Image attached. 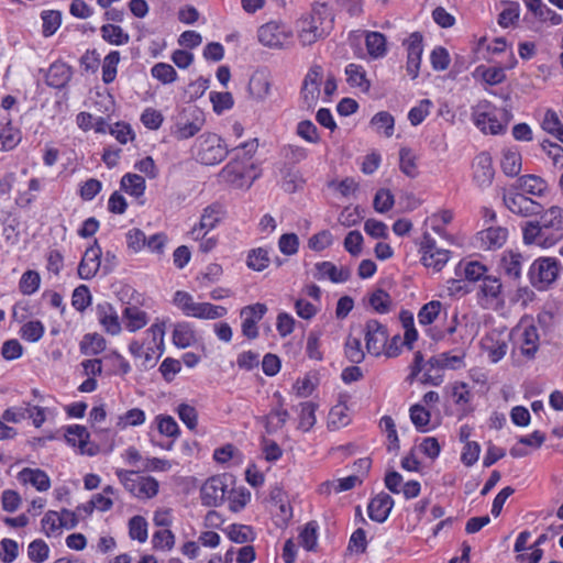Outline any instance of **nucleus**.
Listing matches in <instances>:
<instances>
[{"mask_svg":"<svg viewBox=\"0 0 563 563\" xmlns=\"http://www.w3.org/2000/svg\"><path fill=\"white\" fill-rule=\"evenodd\" d=\"M539 216L522 224V241L526 245L550 249L563 239V208L556 205L543 208Z\"/></svg>","mask_w":563,"mask_h":563,"instance_id":"nucleus-1","label":"nucleus"},{"mask_svg":"<svg viewBox=\"0 0 563 563\" xmlns=\"http://www.w3.org/2000/svg\"><path fill=\"white\" fill-rule=\"evenodd\" d=\"M258 148L257 139H252L235 146L232 152L234 157L220 172V177L236 187L243 186V179L246 174L247 166L244 161H250Z\"/></svg>","mask_w":563,"mask_h":563,"instance_id":"nucleus-2","label":"nucleus"},{"mask_svg":"<svg viewBox=\"0 0 563 563\" xmlns=\"http://www.w3.org/2000/svg\"><path fill=\"white\" fill-rule=\"evenodd\" d=\"M172 121V134L181 141L198 134L206 124V117L199 107L187 106L179 108Z\"/></svg>","mask_w":563,"mask_h":563,"instance_id":"nucleus-3","label":"nucleus"},{"mask_svg":"<svg viewBox=\"0 0 563 563\" xmlns=\"http://www.w3.org/2000/svg\"><path fill=\"white\" fill-rule=\"evenodd\" d=\"M508 112L495 108L489 101L482 100L472 109L474 124L484 133L499 134L508 123Z\"/></svg>","mask_w":563,"mask_h":563,"instance_id":"nucleus-4","label":"nucleus"},{"mask_svg":"<svg viewBox=\"0 0 563 563\" xmlns=\"http://www.w3.org/2000/svg\"><path fill=\"white\" fill-rule=\"evenodd\" d=\"M174 305L179 308L184 314L198 319H219L227 314V308L216 306L209 302H196L192 296L183 290L175 292L173 298Z\"/></svg>","mask_w":563,"mask_h":563,"instance_id":"nucleus-5","label":"nucleus"},{"mask_svg":"<svg viewBox=\"0 0 563 563\" xmlns=\"http://www.w3.org/2000/svg\"><path fill=\"white\" fill-rule=\"evenodd\" d=\"M503 202L509 212L521 218L536 217L543 210V206L539 201L520 192L512 186L504 190Z\"/></svg>","mask_w":563,"mask_h":563,"instance_id":"nucleus-6","label":"nucleus"},{"mask_svg":"<svg viewBox=\"0 0 563 563\" xmlns=\"http://www.w3.org/2000/svg\"><path fill=\"white\" fill-rule=\"evenodd\" d=\"M229 154L227 144L216 133H206L198 139L197 161L203 165L221 163Z\"/></svg>","mask_w":563,"mask_h":563,"instance_id":"nucleus-7","label":"nucleus"},{"mask_svg":"<svg viewBox=\"0 0 563 563\" xmlns=\"http://www.w3.org/2000/svg\"><path fill=\"white\" fill-rule=\"evenodd\" d=\"M292 31L284 23L267 22L257 30L260 43L269 48L282 49L291 44Z\"/></svg>","mask_w":563,"mask_h":563,"instance_id":"nucleus-8","label":"nucleus"},{"mask_svg":"<svg viewBox=\"0 0 563 563\" xmlns=\"http://www.w3.org/2000/svg\"><path fill=\"white\" fill-rule=\"evenodd\" d=\"M559 262L554 257H539L530 266L529 278L539 290L547 289L559 276Z\"/></svg>","mask_w":563,"mask_h":563,"instance_id":"nucleus-9","label":"nucleus"},{"mask_svg":"<svg viewBox=\"0 0 563 563\" xmlns=\"http://www.w3.org/2000/svg\"><path fill=\"white\" fill-rule=\"evenodd\" d=\"M421 262L427 268L440 272L450 260V251L437 246L434 239L424 233L420 243Z\"/></svg>","mask_w":563,"mask_h":563,"instance_id":"nucleus-10","label":"nucleus"},{"mask_svg":"<svg viewBox=\"0 0 563 563\" xmlns=\"http://www.w3.org/2000/svg\"><path fill=\"white\" fill-rule=\"evenodd\" d=\"M147 336H151V341L146 342L142 365L145 368L153 367L157 361V358L163 353V341H164V323H154L146 331Z\"/></svg>","mask_w":563,"mask_h":563,"instance_id":"nucleus-11","label":"nucleus"},{"mask_svg":"<svg viewBox=\"0 0 563 563\" xmlns=\"http://www.w3.org/2000/svg\"><path fill=\"white\" fill-rule=\"evenodd\" d=\"M388 340V332L384 324L371 319L365 324L366 350L369 354L379 356L384 353Z\"/></svg>","mask_w":563,"mask_h":563,"instance_id":"nucleus-12","label":"nucleus"},{"mask_svg":"<svg viewBox=\"0 0 563 563\" xmlns=\"http://www.w3.org/2000/svg\"><path fill=\"white\" fill-rule=\"evenodd\" d=\"M473 181L477 187L488 188L494 180L495 169L493 167L492 156L487 152H482L475 156L472 163Z\"/></svg>","mask_w":563,"mask_h":563,"instance_id":"nucleus-13","label":"nucleus"},{"mask_svg":"<svg viewBox=\"0 0 563 563\" xmlns=\"http://www.w3.org/2000/svg\"><path fill=\"white\" fill-rule=\"evenodd\" d=\"M227 493L228 484L224 476L210 477L200 489L201 500L206 506H219L223 503Z\"/></svg>","mask_w":563,"mask_h":563,"instance_id":"nucleus-14","label":"nucleus"},{"mask_svg":"<svg viewBox=\"0 0 563 563\" xmlns=\"http://www.w3.org/2000/svg\"><path fill=\"white\" fill-rule=\"evenodd\" d=\"M267 311V307L264 303H254L246 306L241 310L242 333L247 339H256L258 336L257 322L261 321Z\"/></svg>","mask_w":563,"mask_h":563,"instance_id":"nucleus-15","label":"nucleus"},{"mask_svg":"<svg viewBox=\"0 0 563 563\" xmlns=\"http://www.w3.org/2000/svg\"><path fill=\"white\" fill-rule=\"evenodd\" d=\"M323 69L320 65H313L307 73L301 88V96L307 107H312L320 95V84Z\"/></svg>","mask_w":563,"mask_h":563,"instance_id":"nucleus-16","label":"nucleus"},{"mask_svg":"<svg viewBox=\"0 0 563 563\" xmlns=\"http://www.w3.org/2000/svg\"><path fill=\"white\" fill-rule=\"evenodd\" d=\"M102 251L98 242L88 247L78 265V276L81 279H91L96 276L101 266Z\"/></svg>","mask_w":563,"mask_h":563,"instance_id":"nucleus-17","label":"nucleus"},{"mask_svg":"<svg viewBox=\"0 0 563 563\" xmlns=\"http://www.w3.org/2000/svg\"><path fill=\"white\" fill-rule=\"evenodd\" d=\"M320 16L316 14H305L298 22V37L302 45H311L323 34L320 30Z\"/></svg>","mask_w":563,"mask_h":563,"instance_id":"nucleus-18","label":"nucleus"},{"mask_svg":"<svg viewBox=\"0 0 563 563\" xmlns=\"http://www.w3.org/2000/svg\"><path fill=\"white\" fill-rule=\"evenodd\" d=\"M223 211L219 205H210L206 207L200 217L198 225H195L190 231V235L194 240L200 239L202 232H209L213 230L221 221Z\"/></svg>","mask_w":563,"mask_h":563,"instance_id":"nucleus-19","label":"nucleus"},{"mask_svg":"<svg viewBox=\"0 0 563 563\" xmlns=\"http://www.w3.org/2000/svg\"><path fill=\"white\" fill-rule=\"evenodd\" d=\"M511 186L531 198L543 197L549 190L548 183L542 177L532 174L518 177Z\"/></svg>","mask_w":563,"mask_h":563,"instance_id":"nucleus-20","label":"nucleus"},{"mask_svg":"<svg viewBox=\"0 0 563 563\" xmlns=\"http://www.w3.org/2000/svg\"><path fill=\"white\" fill-rule=\"evenodd\" d=\"M407 45V71L412 79L419 75L422 55V35L418 32L410 34L406 41Z\"/></svg>","mask_w":563,"mask_h":563,"instance_id":"nucleus-21","label":"nucleus"},{"mask_svg":"<svg viewBox=\"0 0 563 563\" xmlns=\"http://www.w3.org/2000/svg\"><path fill=\"white\" fill-rule=\"evenodd\" d=\"M479 247L486 251L500 249L508 239V229L490 225L477 233Z\"/></svg>","mask_w":563,"mask_h":563,"instance_id":"nucleus-22","label":"nucleus"},{"mask_svg":"<svg viewBox=\"0 0 563 563\" xmlns=\"http://www.w3.org/2000/svg\"><path fill=\"white\" fill-rule=\"evenodd\" d=\"M21 141L20 129L13 124L12 118L4 117V112H0V150L10 151L14 148Z\"/></svg>","mask_w":563,"mask_h":563,"instance_id":"nucleus-23","label":"nucleus"},{"mask_svg":"<svg viewBox=\"0 0 563 563\" xmlns=\"http://www.w3.org/2000/svg\"><path fill=\"white\" fill-rule=\"evenodd\" d=\"M520 350L522 355L532 358L539 350L540 336L534 323L522 321L520 324Z\"/></svg>","mask_w":563,"mask_h":563,"instance_id":"nucleus-24","label":"nucleus"},{"mask_svg":"<svg viewBox=\"0 0 563 563\" xmlns=\"http://www.w3.org/2000/svg\"><path fill=\"white\" fill-rule=\"evenodd\" d=\"M393 506L394 499L388 494L380 493L368 504V516L372 520L382 523L388 518Z\"/></svg>","mask_w":563,"mask_h":563,"instance_id":"nucleus-25","label":"nucleus"},{"mask_svg":"<svg viewBox=\"0 0 563 563\" xmlns=\"http://www.w3.org/2000/svg\"><path fill=\"white\" fill-rule=\"evenodd\" d=\"M97 317L107 333L117 335L121 332V322L115 309L108 302L97 306Z\"/></svg>","mask_w":563,"mask_h":563,"instance_id":"nucleus-26","label":"nucleus"},{"mask_svg":"<svg viewBox=\"0 0 563 563\" xmlns=\"http://www.w3.org/2000/svg\"><path fill=\"white\" fill-rule=\"evenodd\" d=\"M71 68L63 62L53 63L47 69L45 81L49 87L64 88L71 78Z\"/></svg>","mask_w":563,"mask_h":563,"instance_id":"nucleus-27","label":"nucleus"},{"mask_svg":"<svg viewBox=\"0 0 563 563\" xmlns=\"http://www.w3.org/2000/svg\"><path fill=\"white\" fill-rule=\"evenodd\" d=\"M122 322L128 331L136 332L148 323V316L136 306H126L122 311Z\"/></svg>","mask_w":563,"mask_h":563,"instance_id":"nucleus-28","label":"nucleus"},{"mask_svg":"<svg viewBox=\"0 0 563 563\" xmlns=\"http://www.w3.org/2000/svg\"><path fill=\"white\" fill-rule=\"evenodd\" d=\"M525 258L519 252L512 250L505 251L500 260V268L504 273L512 278L519 279L523 266Z\"/></svg>","mask_w":563,"mask_h":563,"instance_id":"nucleus-29","label":"nucleus"},{"mask_svg":"<svg viewBox=\"0 0 563 563\" xmlns=\"http://www.w3.org/2000/svg\"><path fill=\"white\" fill-rule=\"evenodd\" d=\"M317 274L314 277L319 280L330 279L332 283H344L350 278V271L347 268H338L331 262H320L316 264Z\"/></svg>","mask_w":563,"mask_h":563,"instance_id":"nucleus-30","label":"nucleus"},{"mask_svg":"<svg viewBox=\"0 0 563 563\" xmlns=\"http://www.w3.org/2000/svg\"><path fill=\"white\" fill-rule=\"evenodd\" d=\"M18 479L23 484H31L40 492H45L51 487L49 477L40 468L25 467L18 474Z\"/></svg>","mask_w":563,"mask_h":563,"instance_id":"nucleus-31","label":"nucleus"},{"mask_svg":"<svg viewBox=\"0 0 563 563\" xmlns=\"http://www.w3.org/2000/svg\"><path fill=\"white\" fill-rule=\"evenodd\" d=\"M279 174L282 178V187L287 192H295L303 184V179L299 170L295 169L290 164H283L279 168Z\"/></svg>","mask_w":563,"mask_h":563,"instance_id":"nucleus-32","label":"nucleus"},{"mask_svg":"<svg viewBox=\"0 0 563 563\" xmlns=\"http://www.w3.org/2000/svg\"><path fill=\"white\" fill-rule=\"evenodd\" d=\"M367 52L372 58H382L387 53V40L383 33L367 32L365 36Z\"/></svg>","mask_w":563,"mask_h":563,"instance_id":"nucleus-33","label":"nucleus"},{"mask_svg":"<svg viewBox=\"0 0 563 563\" xmlns=\"http://www.w3.org/2000/svg\"><path fill=\"white\" fill-rule=\"evenodd\" d=\"M89 437L90 435L87 428L79 424L68 427L67 432L65 434V438L69 444L78 446L82 453H88L89 455H92L93 453L91 451L86 450Z\"/></svg>","mask_w":563,"mask_h":563,"instance_id":"nucleus-34","label":"nucleus"},{"mask_svg":"<svg viewBox=\"0 0 563 563\" xmlns=\"http://www.w3.org/2000/svg\"><path fill=\"white\" fill-rule=\"evenodd\" d=\"M288 418V411L283 408L282 401H279L278 407L273 408L271 412L263 418L265 421V429L267 433H273L276 432L278 429H282L285 426Z\"/></svg>","mask_w":563,"mask_h":563,"instance_id":"nucleus-35","label":"nucleus"},{"mask_svg":"<svg viewBox=\"0 0 563 563\" xmlns=\"http://www.w3.org/2000/svg\"><path fill=\"white\" fill-rule=\"evenodd\" d=\"M249 90L254 98L258 100L265 99L271 90V81L267 75L264 73H255L250 79Z\"/></svg>","mask_w":563,"mask_h":563,"instance_id":"nucleus-36","label":"nucleus"},{"mask_svg":"<svg viewBox=\"0 0 563 563\" xmlns=\"http://www.w3.org/2000/svg\"><path fill=\"white\" fill-rule=\"evenodd\" d=\"M102 38L111 45H125L130 42V35L119 25L104 24L100 29Z\"/></svg>","mask_w":563,"mask_h":563,"instance_id":"nucleus-37","label":"nucleus"},{"mask_svg":"<svg viewBox=\"0 0 563 563\" xmlns=\"http://www.w3.org/2000/svg\"><path fill=\"white\" fill-rule=\"evenodd\" d=\"M196 341L195 331L189 323H177L173 331V342L176 346L185 349Z\"/></svg>","mask_w":563,"mask_h":563,"instance_id":"nucleus-38","label":"nucleus"},{"mask_svg":"<svg viewBox=\"0 0 563 563\" xmlns=\"http://www.w3.org/2000/svg\"><path fill=\"white\" fill-rule=\"evenodd\" d=\"M501 283L495 276H485L479 287V295L485 299L486 303L497 300L501 294Z\"/></svg>","mask_w":563,"mask_h":563,"instance_id":"nucleus-39","label":"nucleus"},{"mask_svg":"<svg viewBox=\"0 0 563 563\" xmlns=\"http://www.w3.org/2000/svg\"><path fill=\"white\" fill-rule=\"evenodd\" d=\"M121 188L131 196L141 197L145 191V179L137 174H125L121 178Z\"/></svg>","mask_w":563,"mask_h":563,"instance_id":"nucleus-40","label":"nucleus"},{"mask_svg":"<svg viewBox=\"0 0 563 563\" xmlns=\"http://www.w3.org/2000/svg\"><path fill=\"white\" fill-rule=\"evenodd\" d=\"M371 125L375 128L376 132H384L386 137H390L395 130V119L387 111L377 112L371 120Z\"/></svg>","mask_w":563,"mask_h":563,"instance_id":"nucleus-41","label":"nucleus"},{"mask_svg":"<svg viewBox=\"0 0 563 563\" xmlns=\"http://www.w3.org/2000/svg\"><path fill=\"white\" fill-rule=\"evenodd\" d=\"M500 166L506 176H518L521 170V155L514 151L504 152Z\"/></svg>","mask_w":563,"mask_h":563,"instance_id":"nucleus-42","label":"nucleus"},{"mask_svg":"<svg viewBox=\"0 0 563 563\" xmlns=\"http://www.w3.org/2000/svg\"><path fill=\"white\" fill-rule=\"evenodd\" d=\"M349 408L345 404L333 406L329 412L328 424L332 429H340L350 423Z\"/></svg>","mask_w":563,"mask_h":563,"instance_id":"nucleus-43","label":"nucleus"},{"mask_svg":"<svg viewBox=\"0 0 563 563\" xmlns=\"http://www.w3.org/2000/svg\"><path fill=\"white\" fill-rule=\"evenodd\" d=\"M317 405L312 401H305L300 404V413H299V428L308 432L316 424V410Z\"/></svg>","mask_w":563,"mask_h":563,"instance_id":"nucleus-44","label":"nucleus"},{"mask_svg":"<svg viewBox=\"0 0 563 563\" xmlns=\"http://www.w3.org/2000/svg\"><path fill=\"white\" fill-rule=\"evenodd\" d=\"M542 129L563 143V124L555 111L547 110L542 120Z\"/></svg>","mask_w":563,"mask_h":563,"instance_id":"nucleus-45","label":"nucleus"},{"mask_svg":"<svg viewBox=\"0 0 563 563\" xmlns=\"http://www.w3.org/2000/svg\"><path fill=\"white\" fill-rule=\"evenodd\" d=\"M145 412L140 408H133L120 415L117 420V428L123 430L128 427L141 426L145 422Z\"/></svg>","mask_w":563,"mask_h":563,"instance_id":"nucleus-46","label":"nucleus"},{"mask_svg":"<svg viewBox=\"0 0 563 563\" xmlns=\"http://www.w3.org/2000/svg\"><path fill=\"white\" fill-rule=\"evenodd\" d=\"M147 521L142 516H133L129 520V536L132 540L144 543L147 540Z\"/></svg>","mask_w":563,"mask_h":563,"instance_id":"nucleus-47","label":"nucleus"},{"mask_svg":"<svg viewBox=\"0 0 563 563\" xmlns=\"http://www.w3.org/2000/svg\"><path fill=\"white\" fill-rule=\"evenodd\" d=\"M119 62L120 53L118 51H112L104 57L102 64V81L104 84H111L115 79Z\"/></svg>","mask_w":563,"mask_h":563,"instance_id":"nucleus-48","label":"nucleus"},{"mask_svg":"<svg viewBox=\"0 0 563 563\" xmlns=\"http://www.w3.org/2000/svg\"><path fill=\"white\" fill-rule=\"evenodd\" d=\"M106 350V340L103 336L93 333L86 334L81 342V352L87 355H97Z\"/></svg>","mask_w":563,"mask_h":563,"instance_id":"nucleus-49","label":"nucleus"},{"mask_svg":"<svg viewBox=\"0 0 563 563\" xmlns=\"http://www.w3.org/2000/svg\"><path fill=\"white\" fill-rule=\"evenodd\" d=\"M368 302L378 313H387L391 307V298L389 294L380 288L372 292Z\"/></svg>","mask_w":563,"mask_h":563,"instance_id":"nucleus-50","label":"nucleus"},{"mask_svg":"<svg viewBox=\"0 0 563 563\" xmlns=\"http://www.w3.org/2000/svg\"><path fill=\"white\" fill-rule=\"evenodd\" d=\"M441 309V301L432 300L426 303L418 313L419 323L422 325L431 324L439 317Z\"/></svg>","mask_w":563,"mask_h":563,"instance_id":"nucleus-51","label":"nucleus"},{"mask_svg":"<svg viewBox=\"0 0 563 563\" xmlns=\"http://www.w3.org/2000/svg\"><path fill=\"white\" fill-rule=\"evenodd\" d=\"M483 347L487 352L489 360L493 363H497L506 355L508 345L505 341H494L490 338H486L483 342Z\"/></svg>","mask_w":563,"mask_h":563,"instance_id":"nucleus-52","label":"nucleus"},{"mask_svg":"<svg viewBox=\"0 0 563 563\" xmlns=\"http://www.w3.org/2000/svg\"><path fill=\"white\" fill-rule=\"evenodd\" d=\"M45 328L38 320L29 321L21 327V338L27 342H37L42 339Z\"/></svg>","mask_w":563,"mask_h":563,"instance_id":"nucleus-53","label":"nucleus"},{"mask_svg":"<svg viewBox=\"0 0 563 563\" xmlns=\"http://www.w3.org/2000/svg\"><path fill=\"white\" fill-rule=\"evenodd\" d=\"M269 262L268 251L262 247L252 250L247 255V266L257 272L268 267Z\"/></svg>","mask_w":563,"mask_h":563,"instance_id":"nucleus-54","label":"nucleus"},{"mask_svg":"<svg viewBox=\"0 0 563 563\" xmlns=\"http://www.w3.org/2000/svg\"><path fill=\"white\" fill-rule=\"evenodd\" d=\"M228 537L235 543H246L254 539L255 534L250 526L231 525L228 528Z\"/></svg>","mask_w":563,"mask_h":563,"instance_id":"nucleus-55","label":"nucleus"},{"mask_svg":"<svg viewBox=\"0 0 563 563\" xmlns=\"http://www.w3.org/2000/svg\"><path fill=\"white\" fill-rule=\"evenodd\" d=\"M151 74L154 78L164 85L172 84L177 79V73L175 68L166 63L155 64L151 69Z\"/></svg>","mask_w":563,"mask_h":563,"instance_id":"nucleus-56","label":"nucleus"},{"mask_svg":"<svg viewBox=\"0 0 563 563\" xmlns=\"http://www.w3.org/2000/svg\"><path fill=\"white\" fill-rule=\"evenodd\" d=\"M345 356L354 364L363 362L365 353L362 350V343L360 338L349 336L345 341Z\"/></svg>","mask_w":563,"mask_h":563,"instance_id":"nucleus-57","label":"nucleus"},{"mask_svg":"<svg viewBox=\"0 0 563 563\" xmlns=\"http://www.w3.org/2000/svg\"><path fill=\"white\" fill-rule=\"evenodd\" d=\"M400 170L407 176L413 178L417 175L416 156L408 147H401L399 151Z\"/></svg>","mask_w":563,"mask_h":563,"instance_id":"nucleus-58","label":"nucleus"},{"mask_svg":"<svg viewBox=\"0 0 563 563\" xmlns=\"http://www.w3.org/2000/svg\"><path fill=\"white\" fill-rule=\"evenodd\" d=\"M153 548L162 551H169L174 548L175 536L169 529L158 530L152 538Z\"/></svg>","mask_w":563,"mask_h":563,"instance_id":"nucleus-59","label":"nucleus"},{"mask_svg":"<svg viewBox=\"0 0 563 563\" xmlns=\"http://www.w3.org/2000/svg\"><path fill=\"white\" fill-rule=\"evenodd\" d=\"M158 493V482L151 476H141L135 497L152 498Z\"/></svg>","mask_w":563,"mask_h":563,"instance_id":"nucleus-60","label":"nucleus"},{"mask_svg":"<svg viewBox=\"0 0 563 563\" xmlns=\"http://www.w3.org/2000/svg\"><path fill=\"white\" fill-rule=\"evenodd\" d=\"M410 419L418 430L426 431L431 413L422 405L416 404L410 408Z\"/></svg>","mask_w":563,"mask_h":563,"instance_id":"nucleus-61","label":"nucleus"},{"mask_svg":"<svg viewBox=\"0 0 563 563\" xmlns=\"http://www.w3.org/2000/svg\"><path fill=\"white\" fill-rule=\"evenodd\" d=\"M49 548L43 540L37 539L29 544L27 556L31 561L42 563L47 560Z\"/></svg>","mask_w":563,"mask_h":563,"instance_id":"nucleus-62","label":"nucleus"},{"mask_svg":"<svg viewBox=\"0 0 563 563\" xmlns=\"http://www.w3.org/2000/svg\"><path fill=\"white\" fill-rule=\"evenodd\" d=\"M317 529L314 521L308 522L299 534L300 544L308 551L314 550L317 547Z\"/></svg>","mask_w":563,"mask_h":563,"instance_id":"nucleus-63","label":"nucleus"},{"mask_svg":"<svg viewBox=\"0 0 563 563\" xmlns=\"http://www.w3.org/2000/svg\"><path fill=\"white\" fill-rule=\"evenodd\" d=\"M91 303V295L86 285L75 288L71 296V305L78 311H84Z\"/></svg>","mask_w":563,"mask_h":563,"instance_id":"nucleus-64","label":"nucleus"}]
</instances>
